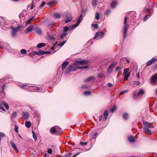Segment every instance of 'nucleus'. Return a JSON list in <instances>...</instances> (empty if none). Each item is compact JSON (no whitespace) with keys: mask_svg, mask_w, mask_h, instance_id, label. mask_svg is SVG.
Segmentation results:
<instances>
[{"mask_svg":"<svg viewBox=\"0 0 157 157\" xmlns=\"http://www.w3.org/2000/svg\"><path fill=\"white\" fill-rule=\"evenodd\" d=\"M67 35L66 33H63L60 34L59 35V37L61 39H63Z\"/></svg>","mask_w":157,"mask_h":157,"instance_id":"obj_26","label":"nucleus"},{"mask_svg":"<svg viewBox=\"0 0 157 157\" xmlns=\"http://www.w3.org/2000/svg\"><path fill=\"white\" fill-rule=\"evenodd\" d=\"M128 114L127 113H124L123 114V118L127 120L128 118Z\"/></svg>","mask_w":157,"mask_h":157,"instance_id":"obj_35","label":"nucleus"},{"mask_svg":"<svg viewBox=\"0 0 157 157\" xmlns=\"http://www.w3.org/2000/svg\"><path fill=\"white\" fill-rule=\"evenodd\" d=\"M98 135V132H96L94 133V136H93V138L94 139Z\"/></svg>","mask_w":157,"mask_h":157,"instance_id":"obj_60","label":"nucleus"},{"mask_svg":"<svg viewBox=\"0 0 157 157\" xmlns=\"http://www.w3.org/2000/svg\"><path fill=\"white\" fill-rule=\"evenodd\" d=\"M82 19V15H81L78 18L77 21L76 23L74 25H72L71 28L72 29H74L75 28H76L80 24L81 21Z\"/></svg>","mask_w":157,"mask_h":157,"instance_id":"obj_6","label":"nucleus"},{"mask_svg":"<svg viewBox=\"0 0 157 157\" xmlns=\"http://www.w3.org/2000/svg\"><path fill=\"white\" fill-rule=\"evenodd\" d=\"M103 119V116L102 115H101L99 117V121H101Z\"/></svg>","mask_w":157,"mask_h":157,"instance_id":"obj_63","label":"nucleus"},{"mask_svg":"<svg viewBox=\"0 0 157 157\" xmlns=\"http://www.w3.org/2000/svg\"><path fill=\"white\" fill-rule=\"evenodd\" d=\"M35 32L37 34L41 35L42 34V32L41 30L39 28L36 27L34 29Z\"/></svg>","mask_w":157,"mask_h":157,"instance_id":"obj_16","label":"nucleus"},{"mask_svg":"<svg viewBox=\"0 0 157 157\" xmlns=\"http://www.w3.org/2000/svg\"><path fill=\"white\" fill-rule=\"evenodd\" d=\"M98 76L99 77V78H102L104 77L103 74L102 72H101V73H99L98 74Z\"/></svg>","mask_w":157,"mask_h":157,"instance_id":"obj_34","label":"nucleus"},{"mask_svg":"<svg viewBox=\"0 0 157 157\" xmlns=\"http://www.w3.org/2000/svg\"><path fill=\"white\" fill-rule=\"evenodd\" d=\"M143 124L144 125L147 126V127L149 128H153V127L151 125V123L147 121H143Z\"/></svg>","mask_w":157,"mask_h":157,"instance_id":"obj_12","label":"nucleus"},{"mask_svg":"<svg viewBox=\"0 0 157 157\" xmlns=\"http://www.w3.org/2000/svg\"><path fill=\"white\" fill-rule=\"evenodd\" d=\"M53 16L56 18H59L61 17V15L58 13H56L53 14Z\"/></svg>","mask_w":157,"mask_h":157,"instance_id":"obj_28","label":"nucleus"},{"mask_svg":"<svg viewBox=\"0 0 157 157\" xmlns=\"http://www.w3.org/2000/svg\"><path fill=\"white\" fill-rule=\"evenodd\" d=\"M130 14L132 17V20L135 19L136 15V12H130Z\"/></svg>","mask_w":157,"mask_h":157,"instance_id":"obj_24","label":"nucleus"},{"mask_svg":"<svg viewBox=\"0 0 157 157\" xmlns=\"http://www.w3.org/2000/svg\"><path fill=\"white\" fill-rule=\"evenodd\" d=\"M34 18V17H33L30 18L29 20H27L26 22V25H28L29 23L31 21L33 20V18Z\"/></svg>","mask_w":157,"mask_h":157,"instance_id":"obj_33","label":"nucleus"},{"mask_svg":"<svg viewBox=\"0 0 157 157\" xmlns=\"http://www.w3.org/2000/svg\"><path fill=\"white\" fill-rule=\"evenodd\" d=\"M133 83L134 85H139L140 84V82L139 81H133Z\"/></svg>","mask_w":157,"mask_h":157,"instance_id":"obj_49","label":"nucleus"},{"mask_svg":"<svg viewBox=\"0 0 157 157\" xmlns=\"http://www.w3.org/2000/svg\"><path fill=\"white\" fill-rule=\"evenodd\" d=\"M45 2H42L41 4L40 5L39 7L40 8H42L45 5Z\"/></svg>","mask_w":157,"mask_h":157,"instance_id":"obj_52","label":"nucleus"},{"mask_svg":"<svg viewBox=\"0 0 157 157\" xmlns=\"http://www.w3.org/2000/svg\"><path fill=\"white\" fill-rule=\"evenodd\" d=\"M78 64H76V61L73 64H71L67 68V72H68L70 71H74L77 70L79 68L77 67Z\"/></svg>","mask_w":157,"mask_h":157,"instance_id":"obj_2","label":"nucleus"},{"mask_svg":"<svg viewBox=\"0 0 157 157\" xmlns=\"http://www.w3.org/2000/svg\"><path fill=\"white\" fill-rule=\"evenodd\" d=\"M128 16H126L124 18V26L123 27V39H125L127 37V33L129 28V25L127 23L128 20Z\"/></svg>","mask_w":157,"mask_h":157,"instance_id":"obj_1","label":"nucleus"},{"mask_svg":"<svg viewBox=\"0 0 157 157\" xmlns=\"http://www.w3.org/2000/svg\"><path fill=\"white\" fill-rule=\"evenodd\" d=\"M27 86V84H23L22 85H20L19 86L21 88H24L25 86Z\"/></svg>","mask_w":157,"mask_h":157,"instance_id":"obj_59","label":"nucleus"},{"mask_svg":"<svg viewBox=\"0 0 157 157\" xmlns=\"http://www.w3.org/2000/svg\"><path fill=\"white\" fill-rule=\"evenodd\" d=\"M148 15H146L144 17V21H146L148 18Z\"/></svg>","mask_w":157,"mask_h":157,"instance_id":"obj_62","label":"nucleus"},{"mask_svg":"<svg viewBox=\"0 0 157 157\" xmlns=\"http://www.w3.org/2000/svg\"><path fill=\"white\" fill-rule=\"evenodd\" d=\"M21 28V26L20 25H18L15 28H14L13 27H11L12 30L11 34V36L13 37H15V36L17 33L19 31Z\"/></svg>","mask_w":157,"mask_h":157,"instance_id":"obj_3","label":"nucleus"},{"mask_svg":"<svg viewBox=\"0 0 157 157\" xmlns=\"http://www.w3.org/2000/svg\"><path fill=\"white\" fill-rule=\"evenodd\" d=\"M32 133H33V139L35 140L37 139V137L36 136V135L35 133V132L33 131L32 132Z\"/></svg>","mask_w":157,"mask_h":157,"instance_id":"obj_40","label":"nucleus"},{"mask_svg":"<svg viewBox=\"0 0 157 157\" xmlns=\"http://www.w3.org/2000/svg\"><path fill=\"white\" fill-rule=\"evenodd\" d=\"M157 78V75L156 74H154L152 75L151 80H150L151 82L153 84L157 85V83L156 82V80Z\"/></svg>","mask_w":157,"mask_h":157,"instance_id":"obj_7","label":"nucleus"},{"mask_svg":"<svg viewBox=\"0 0 157 157\" xmlns=\"http://www.w3.org/2000/svg\"><path fill=\"white\" fill-rule=\"evenodd\" d=\"M88 63V61L86 60H77L76 61V64H78V65H85L87 64Z\"/></svg>","mask_w":157,"mask_h":157,"instance_id":"obj_8","label":"nucleus"},{"mask_svg":"<svg viewBox=\"0 0 157 157\" xmlns=\"http://www.w3.org/2000/svg\"><path fill=\"white\" fill-rule=\"evenodd\" d=\"M92 26L93 27L94 29H97L98 28V25L97 24H93Z\"/></svg>","mask_w":157,"mask_h":157,"instance_id":"obj_42","label":"nucleus"},{"mask_svg":"<svg viewBox=\"0 0 157 157\" xmlns=\"http://www.w3.org/2000/svg\"><path fill=\"white\" fill-rule=\"evenodd\" d=\"M108 115L109 112L107 110H105L103 114L104 118L105 119V121H106L107 120Z\"/></svg>","mask_w":157,"mask_h":157,"instance_id":"obj_19","label":"nucleus"},{"mask_svg":"<svg viewBox=\"0 0 157 157\" xmlns=\"http://www.w3.org/2000/svg\"><path fill=\"white\" fill-rule=\"evenodd\" d=\"M58 128V126H55L52 127L50 130V132L52 134L56 133Z\"/></svg>","mask_w":157,"mask_h":157,"instance_id":"obj_10","label":"nucleus"},{"mask_svg":"<svg viewBox=\"0 0 157 157\" xmlns=\"http://www.w3.org/2000/svg\"><path fill=\"white\" fill-rule=\"evenodd\" d=\"M30 87L32 89V90L34 91H37L39 90L40 88L36 86H31Z\"/></svg>","mask_w":157,"mask_h":157,"instance_id":"obj_29","label":"nucleus"},{"mask_svg":"<svg viewBox=\"0 0 157 157\" xmlns=\"http://www.w3.org/2000/svg\"><path fill=\"white\" fill-rule=\"evenodd\" d=\"M5 135V134L3 132H0V142L1 140V138L3 137Z\"/></svg>","mask_w":157,"mask_h":157,"instance_id":"obj_43","label":"nucleus"},{"mask_svg":"<svg viewBox=\"0 0 157 157\" xmlns=\"http://www.w3.org/2000/svg\"><path fill=\"white\" fill-rule=\"evenodd\" d=\"M100 17V15L98 12H97L95 13V18L97 20H98Z\"/></svg>","mask_w":157,"mask_h":157,"instance_id":"obj_37","label":"nucleus"},{"mask_svg":"<svg viewBox=\"0 0 157 157\" xmlns=\"http://www.w3.org/2000/svg\"><path fill=\"white\" fill-rule=\"evenodd\" d=\"M66 41L65 40L62 42H61L59 44V46L60 47H62L63 46L64 44H65V43L66 42Z\"/></svg>","mask_w":157,"mask_h":157,"instance_id":"obj_44","label":"nucleus"},{"mask_svg":"<svg viewBox=\"0 0 157 157\" xmlns=\"http://www.w3.org/2000/svg\"><path fill=\"white\" fill-rule=\"evenodd\" d=\"M31 123L29 121H27L25 123V125L28 128H29L31 126Z\"/></svg>","mask_w":157,"mask_h":157,"instance_id":"obj_31","label":"nucleus"},{"mask_svg":"<svg viewBox=\"0 0 157 157\" xmlns=\"http://www.w3.org/2000/svg\"><path fill=\"white\" fill-rule=\"evenodd\" d=\"M99 36V33H98V32L97 33L95 34V36H94L93 38L94 39H95L97 38H98V36Z\"/></svg>","mask_w":157,"mask_h":157,"instance_id":"obj_46","label":"nucleus"},{"mask_svg":"<svg viewBox=\"0 0 157 157\" xmlns=\"http://www.w3.org/2000/svg\"><path fill=\"white\" fill-rule=\"evenodd\" d=\"M16 116L17 113L15 111L13 112L12 113V116H11V120H12L13 118L16 117Z\"/></svg>","mask_w":157,"mask_h":157,"instance_id":"obj_32","label":"nucleus"},{"mask_svg":"<svg viewBox=\"0 0 157 157\" xmlns=\"http://www.w3.org/2000/svg\"><path fill=\"white\" fill-rule=\"evenodd\" d=\"M110 12L111 11L109 9H107L105 11V15L106 16H108L110 14Z\"/></svg>","mask_w":157,"mask_h":157,"instance_id":"obj_38","label":"nucleus"},{"mask_svg":"<svg viewBox=\"0 0 157 157\" xmlns=\"http://www.w3.org/2000/svg\"><path fill=\"white\" fill-rule=\"evenodd\" d=\"M144 131V132L147 133H148L150 134H151V131L149 129V128L147 127V126H145L143 128Z\"/></svg>","mask_w":157,"mask_h":157,"instance_id":"obj_11","label":"nucleus"},{"mask_svg":"<svg viewBox=\"0 0 157 157\" xmlns=\"http://www.w3.org/2000/svg\"><path fill=\"white\" fill-rule=\"evenodd\" d=\"M69 29V27L68 26H66L63 28V32L66 33L67 32Z\"/></svg>","mask_w":157,"mask_h":157,"instance_id":"obj_39","label":"nucleus"},{"mask_svg":"<svg viewBox=\"0 0 157 157\" xmlns=\"http://www.w3.org/2000/svg\"><path fill=\"white\" fill-rule=\"evenodd\" d=\"M144 90H140V91L138 92L137 94V96L139 98L140 97H141L142 95L144 94Z\"/></svg>","mask_w":157,"mask_h":157,"instance_id":"obj_18","label":"nucleus"},{"mask_svg":"<svg viewBox=\"0 0 157 157\" xmlns=\"http://www.w3.org/2000/svg\"><path fill=\"white\" fill-rule=\"evenodd\" d=\"M80 152H78L77 153H76L73 156H72L71 157H75V156L78 155L80 154Z\"/></svg>","mask_w":157,"mask_h":157,"instance_id":"obj_58","label":"nucleus"},{"mask_svg":"<svg viewBox=\"0 0 157 157\" xmlns=\"http://www.w3.org/2000/svg\"><path fill=\"white\" fill-rule=\"evenodd\" d=\"M33 25H31L29 26L25 30V32L26 33H28L29 32H31L33 28Z\"/></svg>","mask_w":157,"mask_h":157,"instance_id":"obj_13","label":"nucleus"},{"mask_svg":"<svg viewBox=\"0 0 157 157\" xmlns=\"http://www.w3.org/2000/svg\"><path fill=\"white\" fill-rule=\"evenodd\" d=\"M45 45V44L43 43H40L37 45V47L38 48H41L43 47H44Z\"/></svg>","mask_w":157,"mask_h":157,"instance_id":"obj_27","label":"nucleus"},{"mask_svg":"<svg viewBox=\"0 0 157 157\" xmlns=\"http://www.w3.org/2000/svg\"><path fill=\"white\" fill-rule=\"evenodd\" d=\"M117 63L115 62H113L108 67L107 70V72L109 74H110L113 71V70Z\"/></svg>","mask_w":157,"mask_h":157,"instance_id":"obj_4","label":"nucleus"},{"mask_svg":"<svg viewBox=\"0 0 157 157\" xmlns=\"http://www.w3.org/2000/svg\"><path fill=\"white\" fill-rule=\"evenodd\" d=\"M94 77L93 76H90L89 78H87L85 80V82H89L92 81L94 79Z\"/></svg>","mask_w":157,"mask_h":157,"instance_id":"obj_23","label":"nucleus"},{"mask_svg":"<svg viewBox=\"0 0 157 157\" xmlns=\"http://www.w3.org/2000/svg\"><path fill=\"white\" fill-rule=\"evenodd\" d=\"M117 5V2L115 1H113L111 2V6L112 8H114Z\"/></svg>","mask_w":157,"mask_h":157,"instance_id":"obj_25","label":"nucleus"},{"mask_svg":"<svg viewBox=\"0 0 157 157\" xmlns=\"http://www.w3.org/2000/svg\"><path fill=\"white\" fill-rule=\"evenodd\" d=\"M128 91V90H124L121 92V94H123L127 92Z\"/></svg>","mask_w":157,"mask_h":157,"instance_id":"obj_61","label":"nucleus"},{"mask_svg":"<svg viewBox=\"0 0 157 157\" xmlns=\"http://www.w3.org/2000/svg\"><path fill=\"white\" fill-rule=\"evenodd\" d=\"M87 142H81L80 143V144L82 146H84L87 145Z\"/></svg>","mask_w":157,"mask_h":157,"instance_id":"obj_48","label":"nucleus"},{"mask_svg":"<svg viewBox=\"0 0 157 157\" xmlns=\"http://www.w3.org/2000/svg\"><path fill=\"white\" fill-rule=\"evenodd\" d=\"M68 64V62L67 61H65L63 63L61 66V69L63 71L65 69Z\"/></svg>","mask_w":157,"mask_h":157,"instance_id":"obj_17","label":"nucleus"},{"mask_svg":"<svg viewBox=\"0 0 157 157\" xmlns=\"http://www.w3.org/2000/svg\"><path fill=\"white\" fill-rule=\"evenodd\" d=\"M48 153L49 154H51L52 152V149H49L48 150Z\"/></svg>","mask_w":157,"mask_h":157,"instance_id":"obj_56","label":"nucleus"},{"mask_svg":"<svg viewBox=\"0 0 157 157\" xmlns=\"http://www.w3.org/2000/svg\"><path fill=\"white\" fill-rule=\"evenodd\" d=\"M121 67L119 66H117L116 68V71L117 72L121 69Z\"/></svg>","mask_w":157,"mask_h":157,"instance_id":"obj_54","label":"nucleus"},{"mask_svg":"<svg viewBox=\"0 0 157 157\" xmlns=\"http://www.w3.org/2000/svg\"><path fill=\"white\" fill-rule=\"evenodd\" d=\"M157 60L156 58H152L151 59L147 61L146 63V65L149 66L154 63Z\"/></svg>","mask_w":157,"mask_h":157,"instance_id":"obj_9","label":"nucleus"},{"mask_svg":"<svg viewBox=\"0 0 157 157\" xmlns=\"http://www.w3.org/2000/svg\"><path fill=\"white\" fill-rule=\"evenodd\" d=\"M1 103L3 105L5 106L7 109H9V106L6 103L5 101H1Z\"/></svg>","mask_w":157,"mask_h":157,"instance_id":"obj_30","label":"nucleus"},{"mask_svg":"<svg viewBox=\"0 0 157 157\" xmlns=\"http://www.w3.org/2000/svg\"><path fill=\"white\" fill-rule=\"evenodd\" d=\"M97 0H93L92 2V5L94 6H95L97 5Z\"/></svg>","mask_w":157,"mask_h":157,"instance_id":"obj_47","label":"nucleus"},{"mask_svg":"<svg viewBox=\"0 0 157 157\" xmlns=\"http://www.w3.org/2000/svg\"><path fill=\"white\" fill-rule=\"evenodd\" d=\"M129 71L128 68H127L124 69V71L123 74H124V75L125 74V73H128V71Z\"/></svg>","mask_w":157,"mask_h":157,"instance_id":"obj_51","label":"nucleus"},{"mask_svg":"<svg viewBox=\"0 0 157 157\" xmlns=\"http://www.w3.org/2000/svg\"><path fill=\"white\" fill-rule=\"evenodd\" d=\"M29 114L28 112H23L22 115V118L25 119L27 120L28 119Z\"/></svg>","mask_w":157,"mask_h":157,"instance_id":"obj_14","label":"nucleus"},{"mask_svg":"<svg viewBox=\"0 0 157 157\" xmlns=\"http://www.w3.org/2000/svg\"><path fill=\"white\" fill-rule=\"evenodd\" d=\"M3 105L1 102L0 103V109L3 111H5V109L2 106Z\"/></svg>","mask_w":157,"mask_h":157,"instance_id":"obj_50","label":"nucleus"},{"mask_svg":"<svg viewBox=\"0 0 157 157\" xmlns=\"http://www.w3.org/2000/svg\"><path fill=\"white\" fill-rule=\"evenodd\" d=\"M33 52L36 55H42L44 54L45 53V52H44L40 50H39L38 52L34 51Z\"/></svg>","mask_w":157,"mask_h":157,"instance_id":"obj_21","label":"nucleus"},{"mask_svg":"<svg viewBox=\"0 0 157 157\" xmlns=\"http://www.w3.org/2000/svg\"><path fill=\"white\" fill-rule=\"evenodd\" d=\"M88 87V86L86 84H85V85H83L82 86V88H87Z\"/></svg>","mask_w":157,"mask_h":157,"instance_id":"obj_57","label":"nucleus"},{"mask_svg":"<svg viewBox=\"0 0 157 157\" xmlns=\"http://www.w3.org/2000/svg\"><path fill=\"white\" fill-rule=\"evenodd\" d=\"M150 9H146L145 10V12H148L150 11Z\"/></svg>","mask_w":157,"mask_h":157,"instance_id":"obj_64","label":"nucleus"},{"mask_svg":"<svg viewBox=\"0 0 157 157\" xmlns=\"http://www.w3.org/2000/svg\"><path fill=\"white\" fill-rule=\"evenodd\" d=\"M10 144L12 148L14 149L17 152L18 151V150L15 144L13 142L11 141L10 142Z\"/></svg>","mask_w":157,"mask_h":157,"instance_id":"obj_15","label":"nucleus"},{"mask_svg":"<svg viewBox=\"0 0 157 157\" xmlns=\"http://www.w3.org/2000/svg\"><path fill=\"white\" fill-rule=\"evenodd\" d=\"M18 126L17 125H15V131L17 132H18Z\"/></svg>","mask_w":157,"mask_h":157,"instance_id":"obj_53","label":"nucleus"},{"mask_svg":"<svg viewBox=\"0 0 157 157\" xmlns=\"http://www.w3.org/2000/svg\"><path fill=\"white\" fill-rule=\"evenodd\" d=\"M89 68V67L88 66H85L84 67H79V69H86L87 68Z\"/></svg>","mask_w":157,"mask_h":157,"instance_id":"obj_55","label":"nucleus"},{"mask_svg":"<svg viewBox=\"0 0 157 157\" xmlns=\"http://www.w3.org/2000/svg\"><path fill=\"white\" fill-rule=\"evenodd\" d=\"M123 75L124 76V81L127 80L128 79V77L130 75V72H128V73H125L124 75L123 74Z\"/></svg>","mask_w":157,"mask_h":157,"instance_id":"obj_20","label":"nucleus"},{"mask_svg":"<svg viewBox=\"0 0 157 157\" xmlns=\"http://www.w3.org/2000/svg\"><path fill=\"white\" fill-rule=\"evenodd\" d=\"M129 141L131 143H133L135 142L136 140L133 136H130L128 137Z\"/></svg>","mask_w":157,"mask_h":157,"instance_id":"obj_22","label":"nucleus"},{"mask_svg":"<svg viewBox=\"0 0 157 157\" xmlns=\"http://www.w3.org/2000/svg\"><path fill=\"white\" fill-rule=\"evenodd\" d=\"M83 94L86 95H89L91 94V92L90 91H86L84 92Z\"/></svg>","mask_w":157,"mask_h":157,"instance_id":"obj_36","label":"nucleus"},{"mask_svg":"<svg viewBox=\"0 0 157 157\" xmlns=\"http://www.w3.org/2000/svg\"><path fill=\"white\" fill-rule=\"evenodd\" d=\"M72 18V17L71 13H67L65 15L64 18V21L65 23H67L71 21Z\"/></svg>","mask_w":157,"mask_h":157,"instance_id":"obj_5","label":"nucleus"},{"mask_svg":"<svg viewBox=\"0 0 157 157\" xmlns=\"http://www.w3.org/2000/svg\"><path fill=\"white\" fill-rule=\"evenodd\" d=\"M21 53L22 54H24L26 53V50L25 49H22L21 51Z\"/></svg>","mask_w":157,"mask_h":157,"instance_id":"obj_41","label":"nucleus"},{"mask_svg":"<svg viewBox=\"0 0 157 157\" xmlns=\"http://www.w3.org/2000/svg\"><path fill=\"white\" fill-rule=\"evenodd\" d=\"M116 109V107L114 106L113 107L110 109V111L112 112H113L115 111Z\"/></svg>","mask_w":157,"mask_h":157,"instance_id":"obj_45","label":"nucleus"}]
</instances>
